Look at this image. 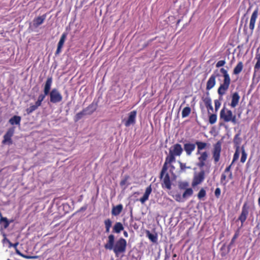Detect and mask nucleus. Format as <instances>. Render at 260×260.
<instances>
[{"mask_svg":"<svg viewBox=\"0 0 260 260\" xmlns=\"http://www.w3.org/2000/svg\"><path fill=\"white\" fill-rule=\"evenodd\" d=\"M129 178L128 176H125L123 179H122L120 182V185L121 186H123L124 188H125L128 185V183H127V180Z\"/></svg>","mask_w":260,"mask_h":260,"instance_id":"c9c22d12","label":"nucleus"},{"mask_svg":"<svg viewBox=\"0 0 260 260\" xmlns=\"http://www.w3.org/2000/svg\"><path fill=\"white\" fill-rule=\"evenodd\" d=\"M52 83V78L51 77H48L45 84L44 88V93L45 94H48L50 92V89Z\"/></svg>","mask_w":260,"mask_h":260,"instance_id":"dca6fc26","label":"nucleus"},{"mask_svg":"<svg viewBox=\"0 0 260 260\" xmlns=\"http://www.w3.org/2000/svg\"><path fill=\"white\" fill-rule=\"evenodd\" d=\"M220 188H217L216 189H215V195L217 197H218L219 196V195L220 194Z\"/></svg>","mask_w":260,"mask_h":260,"instance_id":"09e8293b","label":"nucleus"},{"mask_svg":"<svg viewBox=\"0 0 260 260\" xmlns=\"http://www.w3.org/2000/svg\"><path fill=\"white\" fill-rule=\"evenodd\" d=\"M123 209V206L119 204L116 206H113L112 210V214L114 216L118 215Z\"/></svg>","mask_w":260,"mask_h":260,"instance_id":"a211bd4d","label":"nucleus"},{"mask_svg":"<svg viewBox=\"0 0 260 260\" xmlns=\"http://www.w3.org/2000/svg\"><path fill=\"white\" fill-rule=\"evenodd\" d=\"M196 148V144L190 143H185L184 145V149L186 152L187 155H191L192 152Z\"/></svg>","mask_w":260,"mask_h":260,"instance_id":"ddd939ff","label":"nucleus"},{"mask_svg":"<svg viewBox=\"0 0 260 260\" xmlns=\"http://www.w3.org/2000/svg\"><path fill=\"white\" fill-rule=\"evenodd\" d=\"M193 193V190L190 188H187L185 190L184 192L183 193L182 197L183 199L187 198L190 197Z\"/></svg>","mask_w":260,"mask_h":260,"instance_id":"2f4dec72","label":"nucleus"},{"mask_svg":"<svg viewBox=\"0 0 260 260\" xmlns=\"http://www.w3.org/2000/svg\"><path fill=\"white\" fill-rule=\"evenodd\" d=\"M183 149L179 144H175L169 149V155L166 157L165 165L175 161V157L180 156L182 153Z\"/></svg>","mask_w":260,"mask_h":260,"instance_id":"f03ea898","label":"nucleus"},{"mask_svg":"<svg viewBox=\"0 0 260 260\" xmlns=\"http://www.w3.org/2000/svg\"><path fill=\"white\" fill-rule=\"evenodd\" d=\"M205 174L204 170L201 171L198 173L194 174L191 184L193 187L201 184L204 181L205 179Z\"/></svg>","mask_w":260,"mask_h":260,"instance_id":"0eeeda50","label":"nucleus"},{"mask_svg":"<svg viewBox=\"0 0 260 260\" xmlns=\"http://www.w3.org/2000/svg\"><path fill=\"white\" fill-rule=\"evenodd\" d=\"M180 167L182 170H184L186 168H190V167H186L185 164L179 162Z\"/></svg>","mask_w":260,"mask_h":260,"instance_id":"de8ad7c7","label":"nucleus"},{"mask_svg":"<svg viewBox=\"0 0 260 260\" xmlns=\"http://www.w3.org/2000/svg\"><path fill=\"white\" fill-rule=\"evenodd\" d=\"M162 181L163 184L165 185V186L167 189H170L171 188V183L168 174H167L165 175Z\"/></svg>","mask_w":260,"mask_h":260,"instance_id":"412c9836","label":"nucleus"},{"mask_svg":"<svg viewBox=\"0 0 260 260\" xmlns=\"http://www.w3.org/2000/svg\"><path fill=\"white\" fill-rule=\"evenodd\" d=\"M243 68V63L241 61L238 62L237 65L236 66V67L234 69L233 73L235 75L239 74L242 71Z\"/></svg>","mask_w":260,"mask_h":260,"instance_id":"5701e85b","label":"nucleus"},{"mask_svg":"<svg viewBox=\"0 0 260 260\" xmlns=\"http://www.w3.org/2000/svg\"><path fill=\"white\" fill-rule=\"evenodd\" d=\"M166 171V170L164 167L162 170V171H161V177L162 178L163 176H164V174L165 173Z\"/></svg>","mask_w":260,"mask_h":260,"instance_id":"864d4df0","label":"nucleus"},{"mask_svg":"<svg viewBox=\"0 0 260 260\" xmlns=\"http://www.w3.org/2000/svg\"><path fill=\"white\" fill-rule=\"evenodd\" d=\"M124 235L125 236V237H127V233L126 232H124Z\"/></svg>","mask_w":260,"mask_h":260,"instance_id":"e2e57ef3","label":"nucleus"},{"mask_svg":"<svg viewBox=\"0 0 260 260\" xmlns=\"http://www.w3.org/2000/svg\"><path fill=\"white\" fill-rule=\"evenodd\" d=\"M85 111H84V110H83L82 111H81V112H79V113H77V114L76 115V116H75V120H76V121H78V120H79V119H80L83 117V115H87V114L85 113Z\"/></svg>","mask_w":260,"mask_h":260,"instance_id":"58836bf2","label":"nucleus"},{"mask_svg":"<svg viewBox=\"0 0 260 260\" xmlns=\"http://www.w3.org/2000/svg\"><path fill=\"white\" fill-rule=\"evenodd\" d=\"M50 101L52 103H57L61 102L62 100V96L59 91L53 88L49 93Z\"/></svg>","mask_w":260,"mask_h":260,"instance_id":"423d86ee","label":"nucleus"},{"mask_svg":"<svg viewBox=\"0 0 260 260\" xmlns=\"http://www.w3.org/2000/svg\"><path fill=\"white\" fill-rule=\"evenodd\" d=\"M147 235L149 240L153 242V243H156L157 240V237L156 235L150 233L149 231L147 232Z\"/></svg>","mask_w":260,"mask_h":260,"instance_id":"c85d7f7f","label":"nucleus"},{"mask_svg":"<svg viewBox=\"0 0 260 260\" xmlns=\"http://www.w3.org/2000/svg\"><path fill=\"white\" fill-rule=\"evenodd\" d=\"M123 230V226L120 222H116L113 227V231L116 233H119Z\"/></svg>","mask_w":260,"mask_h":260,"instance_id":"b1692460","label":"nucleus"},{"mask_svg":"<svg viewBox=\"0 0 260 260\" xmlns=\"http://www.w3.org/2000/svg\"><path fill=\"white\" fill-rule=\"evenodd\" d=\"M225 63V60H219L218 61L216 64V67L217 68H219V67H221L223 66H224Z\"/></svg>","mask_w":260,"mask_h":260,"instance_id":"c03bdc74","label":"nucleus"},{"mask_svg":"<svg viewBox=\"0 0 260 260\" xmlns=\"http://www.w3.org/2000/svg\"><path fill=\"white\" fill-rule=\"evenodd\" d=\"M127 242L126 241L120 238L115 242V236L110 235L105 244V248L106 249L113 250L116 256L125 252Z\"/></svg>","mask_w":260,"mask_h":260,"instance_id":"f257e3e1","label":"nucleus"},{"mask_svg":"<svg viewBox=\"0 0 260 260\" xmlns=\"http://www.w3.org/2000/svg\"><path fill=\"white\" fill-rule=\"evenodd\" d=\"M217 120V116L215 114H211L209 117V122L211 124H214L216 122Z\"/></svg>","mask_w":260,"mask_h":260,"instance_id":"ea45409f","label":"nucleus"},{"mask_svg":"<svg viewBox=\"0 0 260 260\" xmlns=\"http://www.w3.org/2000/svg\"><path fill=\"white\" fill-rule=\"evenodd\" d=\"M242 156L240 161L242 163H244L247 159V154L246 153L243 146L241 147Z\"/></svg>","mask_w":260,"mask_h":260,"instance_id":"72a5a7b5","label":"nucleus"},{"mask_svg":"<svg viewBox=\"0 0 260 260\" xmlns=\"http://www.w3.org/2000/svg\"><path fill=\"white\" fill-rule=\"evenodd\" d=\"M216 76H215L214 74H212L208 79L206 86V89L207 90H210L215 86L216 83Z\"/></svg>","mask_w":260,"mask_h":260,"instance_id":"2eb2a0df","label":"nucleus"},{"mask_svg":"<svg viewBox=\"0 0 260 260\" xmlns=\"http://www.w3.org/2000/svg\"><path fill=\"white\" fill-rule=\"evenodd\" d=\"M174 198L178 202H183V197L180 194H176L173 196Z\"/></svg>","mask_w":260,"mask_h":260,"instance_id":"a19ab883","label":"nucleus"},{"mask_svg":"<svg viewBox=\"0 0 260 260\" xmlns=\"http://www.w3.org/2000/svg\"><path fill=\"white\" fill-rule=\"evenodd\" d=\"M187 186H188V183H183L182 184H181L180 185L181 188H183V187H186Z\"/></svg>","mask_w":260,"mask_h":260,"instance_id":"5fc2aeb1","label":"nucleus"},{"mask_svg":"<svg viewBox=\"0 0 260 260\" xmlns=\"http://www.w3.org/2000/svg\"><path fill=\"white\" fill-rule=\"evenodd\" d=\"M191 109L189 107H185L182 111V117L185 118L187 117L190 113Z\"/></svg>","mask_w":260,"mask_h":260,"instance_id":"473e14b6","label":"nucleus"},{"mask_svg":"<svg viewBox=\"0 0 260 260\" xmlns=\"http://www.w3.org/2000/svg\"><path fill=\"white\" fill-rule=\"evenodd\" d=\"M0 224L1 226V231L2 233L3 232V228L6 229L9 225V223L6 218L2 217L0 219Z\"/></svg>","mask_w":260,"mask_h":260,"instance_id":"4be33fe9","label":"nucleus"},{"mask_svg":"<svg viewBox=\"0 0 260 260\" xmlns=\"http://www.w3.org/2000/svg\"><path fill=\"white\" fill-rule=\"evenodd\" d=\"M46 18V16L45 15H43L41 16L38 17L34 20V25L35 27H38L40 25L42 24Z\"/></svg>","mask_w":260,"mask_h":260,"instance_id":"aec40b11","label":"nucleus"},{"mask_svg":"<svg viewBox=\"0 0 260 260\" xmlns=\"http://www.w3.org/2000/svg\"><path fill=\"white\" fill-rule=\"evenodd\" d=\"M0 217H1V218L2 217H2V214H1V212H0Z\"/></svg>","mask_w":260,"mask_h":260,"instance_id":"0e129e2a","label":"nucleus"},{"mask_svg":"<svg viewBox=\"0 0 260 260\" xmlns=\"http://www.w3.org/2000/svg\"><path fill=\"white\" fill-rule=\"evenodd\" d=\"M220 117L225 122L232 121L234 123L236 122V115H233L232 112L228 109L223 108L220 111Z\"/></svg>","mask_w":260,"mask_h":260,"instance_id":"7ed1b4c3","label":"nucleus"},{"mask_svg":"<svg viewBox=\"0 0 260 260\" xmlns=\"http://www.w3.org/2000/svg\"><path fill=\"white\" fill-rule=\"evenodd\" d=\"M16 252L17 254L23 257L28 258V259L32 258V257H31V256H26V255H23L17 249H16Z\"/></svg>","mask_w":260,"mask_h":260,"instance_id":"a18cd8bd","label":"nucleus"},{"mask_svg":"<svg viewBox=\"0 0 260 260\" xmlns=\"http://www.w3.org/2000/svg\"><path fill=\"white\" fill-rule=\"evenodd\" d=\"M236 238V236L235 235L234 238H233L232 242H233L235 240V239Z\"/></svg>","mask_w":260,"mask_h":260,"instance_id":"052dcab7","label":"nucleus"},{"mask_svg":"<svg viewBox=\"0 0 260 260\" xmlns=\"http://www.w3.org/2000/svg\"><path fill=\"white\" fill-rule=\"evenodd\" d=\"M196 154L199 155L198 157L197 166L202 168L205 166L206 162L207 161L209 153L207 151L199 152L197 151Z\"/></svg>","mask_w":260,"mask_h":260,"instance_id":"20e7f679","label":"nucleus"},{"mask_svg":"<svg viewBox=\"0 0 260 260\" xmlns=\"http://www.w3.org/2000/svg\"><path fill=\"white\" fill-rule=\"evenodd\" d=\"M8 243H9V247H13V244H12V243H11V242H10V241L8 242Z\"/></svg>","mask_w":260,"mask_h":260,"instance_id":"bf43d9fd","label":"nucleus"},{"mask_svg":"<svg viewBox=\"0 0 260 260\" xmlns=\"http://www.w3.org/2000/svg\"><path fill=\"white\" fill-rule=\"evenodd\" d=\"M258 16V10L256 9L252 13L250 20V23H249V28L251 30V31H253L254 27H255V23L256 20Z\"/></svg>","mask_w":260,"mask_h":260,"instance_id":"f8f14e48","label":"nucleus"},{"mask_svg":"<svg viewBox=\"0 0 260 260\" xmlns=\"http://www.w3.org/2000/svg\"><path fill=\"white\" fill-rule=\"evenodd\" d=\"M204 102L207 108H209L210 110H213L211 100L209 97H207L205 98L204 100Z\"/></svg>","mask_w":260,"mask_h":260,"instance_id":"c756f323","label":"nucleus"},{"mask_svg":"<svg viewBox=\"0 0 260 260\" xmlns=\"http://www.w3.org/2000/svg\"><path fill=\"white\" fill-rule=\"evenodd\" d=\"M105 228H110L112 225V221L109 219H106L105 222Z\"/></svg>","mask_w":260,"mask_h":260,"instance_id":"37998d69","label":"nucleus"},{"mask_svg":"<svg viewBox=\"0 0 260 260\" xmlns=\"http://www.w3.org/2000/svg\"><path fill=\"white\" fill-rule=\"evenodd\" d=\"M206 194V190L204 188H202L198 194V198L200 200H202Z\"/></svg>","mask_w":260,"mask_h":260,"instance_id":"e433bc0d","label":"nucleus"},{"mask_svg":"<svg viewBox=\"0 0 260 260\" xmlns=\"http://www.w3.org/2000/svg\"><path fill=\"white\" fill-rule=\"evenodd\" d=\"M39 106V105H38L36 102L35 105H30V107L26 109V112L27 114H30L32 113L33 111L36 110Z\"/></svg>","mask_w":260,"mask_h":260,"instance_id":"7c9ffc66","label":"nucleus"},{"mask_svg":"<svg viewBox=\"0 0 260 260\" xmlns=\"http://www.w3.org/2000/svg\"><path fill=\"white\" fill-rule=\"evenodd\" d=\"M239 99L240 96L238 95V93H234L232 95V102L231 104V107L233 108L235 107L238 105Z\"/></svg>","mask_w":260,"mask_h":260,"instance_id":"6ab92c4d","label":"nucleus"},{"mask_svg":"<svg viewBox=\"0 0 260 260\" xmlns=\"http://www.w3.org/2000/svg\"><path fill=\"white\" fill-rule=\"evenodd\" d=\"M152 188L151 186H149L146 188L143 196L140 199V201L142 204H144L146 201L148 200L149 195L150 194Z\"/></svg>","mask_w":260,"mask_h":260,"instance_id":"f3484780","label":"nucleus"},{"mask_svg":"<svg viewBox=\"0 0 260 260\" xmlns=\"http://www.w3.org/2000/svg\"><path fill=\"white\" fill-rule=\"evenodd\" d=\"M215 104V109L217 111L219 109V108L220 106V103L218 100H215L214 101Z\"/></svg>","mask_w":260,"mask_h":260,"instance_id":"49530a36","label":"nucleus"},{"mask_svg":"<svg viewBox=\"0 0 260 260\" xmlns=\"http://www.w3.org/2000/svg\"><path fill=\"white\" fill-rule=\"evenodd\" d=\"M248 210L249 207L247 206V203H244L242 208L241 214L239 217V220L241 221L242 224L244 223L247 218L248 214Z\"/></svg>","mask_w":260,"mask_h":260,"instance_id":"9d476101","label":"nucleus"},{"mask_svg":"<svg viewBox=\"0 0 260 260\" xmlns=\"http://www.w3.org/2000/svg\"><path fill=\"white\" fill-rule=\"evenodd\" d=\"M232 164L231 165H230L229 167H228L225 169V171H224V173H228V172H230V170H231V166H232Z\"/></svg>","mask_w":260,"mask_h":260,"instance_id":"603ef678","label":"nucleus"},{"mask_svg":"<svg viewBox=\"0 0 260 260\" xmlns=\"http://www.w3.org/2000/svg\"><path fill=\"white\" fill-rule=\"evenodd\" d=\"M230 176H232V173L230 172Z\"/></svg>","mask_w":260,"mask_h":260,"instance_id":"69168bd1","label":"nucleus"},{"mask_svg":"<svg viewBox=\"0 0 260 260\" xmlns=\"http://www.w3.org/2000/svg\"><path fill=\"white\" fill-rule=\"evenodd\" d=\"M231 83V80H223V83L220 84L218 89V93L221 96L224 95L228 89Z\"/></svg>","mask_w":260,"mask_h":260,"instance_id":"1a4fd4ad","label":"nucleus"},{"mask_svg":"<svg viewBox=\"0 0 260 260\" xmlns=\"http://www.w3.org/2000/svg\"><path fill=\"white\" fill-rule=\"evenodd\" d=\"M110 228H106V232L107 233H109L110 232Z\"/></svg>","mask_w":260,"mask_h":260,"instance_id":"13d9d810","label":"nucleus"},{"mask_svg":"<svg viewBox=\"0 0 260 260\" xmlns=\"http://www.w3.org/2000/svg\"><path fill=\"white\" fill-rule=\"evenodd\" d=\"M197 146L198 150L197 151L202 152L201 150L206 148L207 144L205 142L197 141L196 143Z\"/></svg>","mask_w":260,"mask_h":260,"instance_id":"a878e982","label":"nucleus"},{"mask_svg":"<svg viewBox=\"0 0 260 260\" xmlns=\"http://www.w3.org/2000/svg\"><path fill=\"white\" fill-rule=\"evenodd\" d=\"M137 112L136 111H133L128 114V118L126 120H124V125L126 126H129L134 125L136 122Z\"/></svg>","mask_w":260,"mask_h":260,"instance_id":"6e6552de","label":"nucleus"},{"mask_svg":"<svg viewBox=\"0 0 260 260\" xmlns=\"http://www.w3.org/2000/svg\"><path fill=\"white\" fill-rule=\"evenodd\" d=\"M18 243H16L15 244H13V247H14L15 249H17L16 247H17V246L18 245Z\"/></svg>","mask_w":260,"mask_h":260,"instance_id":"4d7b16f0","label":"nucleus"},{"mask_svg":"<svg viewBox=\"0 0 260 260\" xmlns=\"http://www.w3.org/2000/svg\"><path fill=\"white\" fill-rule=\"evenodd\" d=\"M240 155V147L239 146H237L236 148V151L234 154L233 159L232 162V165H233L234 162L237 161Z\"/></svg>","mask_w":260,"mask_h":260,"instance_id":"bb28decb","label":"nucleus"},{"mask_svg":"<svg viewBox=\"0 0 260 260\" xmlns=\"http://www.w3.org/2000/svg\"><path fill=\"white\" fill-rule=\"evenodd\" d=\"M221 150V143L219 142H218L213 145L212 153V157L215 164L218 162L220 159Z\"/></svg>","mask_w":260,"mask_h":260,"instance_id":"39448f33","label":"nucleus"},{"mask_svg":"<svg viewBox=\"0 0 260 260\" xmlns=\"http://www.w3.org/2000/svg\"><path fill=\"white\" fill-rule=\"evenodd\" d=\"M220 71L223 75L224 80H231L230 76L228 73V71L224 68H221Z\"/></svg>","mask_w":260,"mask_h":260,"instance_id":"f704fd0d","label":"nucleus"},{"mask_svg":"<svg viewBox=\"0 0 260 260\" xmlns=\"http://www.w3.org/2000/svg\"><path fill=\"white\" fill-rule=\"evenodd\" d=\"M256 58L257 59V62L254 67L255 70H258L260 69V56L258 57L256 56Z\"/></svg>","mask_w":260,"mask_h":260,"instance_id":"79ce46f5","label":"nucleus"},{"mask_svg":"<svg viewBox=\"0 0 260 260\" xmlns=\"http://www.w3.org/2000/svg\"><path fill=\"white\" fill-rule=\"evenodd\" d=\"M48 94H45V93H44V94H41L39 97H38V100L36 102V103H37L38 105H39L40 106L41 105V104H42V102L44 100L45 96L46 95H47Z\"/></svg>","mask_w":260,"mask_h":260,"instance_id":"4c0bfd02","label":"nucleus"},{"mask_svg":"<svg viewBox=\"0 0 260 260\" xmlns=\"http://www.w3.org/2000/svg\"><path fill=\"white\" fill-rule=\"evenodd\" d=\"M21 118L19 116H15L9 120V122L12 124H19Z\"/></svg>","mask_w":260,"mask_h":260,"instance_id":"cd10ccee","label":"nucleus"},{"mask_svg":"<svg viewBox=\"0 0 260 260\" xmlns=\"http://www.w3.org/2000/svg\"><path fill=\"white\" fill-rule=\"evenodd\" d=\"M96 109V106L94 104H91L86 109H84V111H85V112L86 114H92Z\"/></svg>","mask_w":260,"mask_h":260,"instance_id":"393cba45","label":"nucleus"},{"mask_svg":"<svg viewBox=\"0 0 260 260\" xmlns=\"http://www.w3.org/2000/svg\"><path fill=\"white\" fill-rule=\"evenodd\" d=\"M14 133V128H10L7 131V132L6 133V134L5 135V136L4 137V139L3 140V143L5 144H11V143H12L11 137L13 135Z\"/></svg>","mask_w":260,"mask_h":260,"instance_id":"9b49d317","label":"nucleus"},{"mask_svg":"<svg viewBox=\"0 0 260 260\" xmlns=\"http://www.w3.org/2000/svg\"><path fill=\"white\" fill-rule=\"evenodd\" d=\"M66 38H67V34L66 33H63L61 35L60 40L58 43L57 48V50L56 51V54H58L60 53L61 49L63 46V44L64 43Z\"/></svg>","mask_w":260,"mask_h":260,"instance_id":"4468645a","label":"nucleus"},{"mask_svg":"<svg viewBox=\"0 0 260 260\" xmlns=\"http://www.w3.org/2000/svg\"><path fill=\"white\" fill-rule=\"evenodd\" d=\"M258 204L259 206L260 207V197L258 198Z\"/></svg>","mask_w":260,"mask_h":260,"instance_id":"680f3d73","label":"nucleus"},{"mask_svg":"<svg viewBox=\"0 0 260 260\" xmlns=\"http://www.w3.org/2000/svg\"><path fill=\"white\" fill-rule=\"evenodd\" d=\"M238 135H236L235 138V139H234V143L236 144V146H239V143H240V141L239 140V139L238 138Z\"/></svg>","mask_w":260,"mask_h":260,"instance_id":"8fccbe9b","label":"nucleus"},{"mask_svg":"<svg viewBox=\"0 0 260 260\" xmlns=\"http://www.w3.org/2000/svg\"><path fill=\"white\" fill-rule=\"evenodd\" d=\"M225 178H226V175L224 174H222L221 180H225Z\"/></svg>","mask_w":260,"mask_h":260,"instance_id":"6e6d98bb","label":"nucleus"},{"mask_svg":"<svg viewBox=\"0 0 260 260\" xmlns=\"http://www.w3.org/2000/svg\"><path fill=\"white\" fill-rule=\"evenodd\" d=\"M4 237L3 240V242L4 244H5V243H8V242L9 241V240L7 239L6 237V235L4 234V233H2Z\"/></svg>","mask_w":260,"mask_h":260,"instance_id":"3c124183","label":"nucleus"}]
</instances>
